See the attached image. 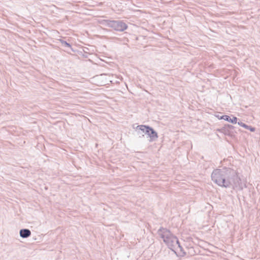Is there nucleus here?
Returning <instances> with one entry per match:
<instances>
[{"instance_id":"nucleus-1","label":"nucleus","mask_w":260,"mask_h":260,"mask_svg":"<svg viewBox=\"0 0 260 260\" xmlns=\"http://www.w3.org/2000/svg\"><path fill=\"white\" fill-rule=\"evenodd\" d=\"M212 180L218 185L225 188L232 186L234 188L242 189L245 185L241 184V180L236 171L224 168L214 170L211 174Z\"/></svg>"},{"instance_id":"nucleus-2","label":"nucleus","mask_w":260,"mask_h":260,"mask_svg":"<svg viewBox=\"0 0 260 260\" xmlns=\"http://www.w3.org/2000/svg\"><path fill=\"white\" fill-rule=\"evenodd\" d=\"M158 236L163 240L168 247H172V243L176 244V237L168 229H159L157 232Z\"/></svg>"},{"instance_id":"nucleus-3","label":"nucleus","mask_w":260,"mask_h":260,"mask_svg":"<svg viewBox=\"0 0 260 260\" xmlns=\"http://www.w3.org/2000/svg\"><path fill=\"white\" fill-rule=\"evenodd\" d=\"M102 23L106 26L111 27L114 30L119 31H122L127 27V25L121 21L104 20Z\"/></svg>"},{"instance_id":"nucleus-4","label":"nucleus","mask_w":260,"mask_h":260,"mask_svg":"<svg viewBox=\"0 0 260 260\" xmlns=\"http://www.w3.org/2000/svg\"><path fill=\"white\" fill-rule=\"evenodd\" d=\"M137 129L141 131L143 133H144L148 136L150 138V141H154L158 138L157 133L151 127L144 125H140L137 126Z\"/></svg>"},{"instance_id":"nucleus-5","label":"nucleus","mask_w":260,"mask_h":260,"mask_svg":"<svg viewBox=\"0 0 260 260\" xmlns=\"http://www.w3.org/2000/svg\"><path fill=\"white\" fill-rule=\"evenodd\" d=\"M109 76L106 74H101L100 75L97 76L96 77V79L99 80H101V83L102 84H108V82H112V80L109 78Z\"/></svg>"},{"instance_id":"nucleus-6","label":"nucleus","mask_w":260,"mask_h":260,"mask_svg":"<svg viewBox=\"0 0 260 260\" xmlns=\"http://www.w3.org/2000/svg\"><path fill=\"white\" fill-rule=\"evenodd\" d=\"M176 244L175 243H172V245H173V246L172 247H169V248H170L171 250H172L173 251L175 252L176 253V250H177L178 248L180 249V250L181 252H183V253H185V252L183 251V249L182 247L181 246L178 239L176 238Z\"/></svg>"},{"instance_id":"nucleus-7","label":"nucleus","mask_w":260,"mask_h":260,"mask_svg":"<svg viewBox=\"0 0 260 260\" xmlns=\"http://www.w3.org/2000/svg\"><path fill=\"white\" fill-rule=\"evenodd\" d=\"M20 236L23 238H26L30 236L31 232L28 229H21L19 232Z\"/></svg>"},{"instance_id":"nucleus-8","label":"nucleus","mask_w":260,"mask_h":260,"mask_svg":"<svg viewBox=\"0 0 260 260\" xmlns=\"http://www.w3.org/2000/svg\"><path fill=\"white\" fill-rule=\"evenodd\" d=\"M219 119H223L225 121H229L232 123H236L237 121V118L236 117H233V118H231L228 115H223L220 116Z\"/></svg>"},{"instance_id":"nucleus-9","label":"nucleus","mask_w":260,"mask_h":260,"mask_svg":"<svg viewBox=\"0 0 260 260\" xmlns=\"http://www.w3.org/2000/svg\"><path fill=\"white\" fill-rule=\"evenodd\" d=\"M60 42H61L62 46L68 47H71L70 44L68 43L67 42H66L63 40H60Z\"/></svg>"},{"instance_id":"nucleus-10","label":"nucleus","mask_w":260,"mask_h":260,"mask_svg":"<svg viewBox=\"0 0 260 260\" xmlns=\"http://www.w3.org/2000/svg\"><path fill=\"white\" fill-rule=\"evenodd\" d=\"M243 127L249 129L251 132H254L255 131V128L251 127L250 126H248L246 124L243 125Z\"/></svg>"},{"instance_id":"nucleus-11","label":"nucleus","mask_w":260,"mask_h":260,"mask_svg":"<svg viewBox=\"0 0 260 260\" xmlns=\"http://www.w3.org/2000/svg\"><path fill=\"white\" fill-rule=\"evenodd\" d=\"M238 124L239 125H240V126H242V127H243V125H245V123H243V122H238Z\"/></svg>"},{"instance_id":"nucleus-12","label":"nucleus","mask_w":260,"mask_h":260,"mask_svg":"<svg viewBox=\"0 0 260 260\" xmlns=\"http://www.w3.org/2000/svg\"><path fill=\"white\" fill-rule=\"evenodd\" d=\"M217 117L219 119V118L220 117V116H218Z\"/></svg>"}]
</instances>
